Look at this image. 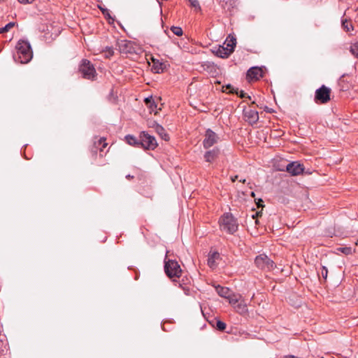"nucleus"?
<instances>
[{"label":"nucleus","instance_id":"2","mask_svg":"<svg viewBox=\"0 0 358 358\" xmlns=\"http://www.w3.org/2000/svg\"><path fill=\"white\" fill-rule=\"evenodd\" d=\"M236 45V38L229 36L223 45L214 47L213 52L220 58H227L234 51Z\"/></svg>","mask_w":358,"mask_h":358},{"label":"nucleus","instance_id":"38","mask_svg":"<svg viewBox=\"0 0 358 358\" xmlns=\"http://www.w3.org/2000/svg\"><path fill=\"white\" fill-rule=\"evenodd\" d=\"M99 8L101 9V10L103 15H105V12H107V14L109 15V11L107 8H103L100 6Z\"/></svg>","mask_w":358,"mask_h":358},{"label":"nucleus","instance_id":"9","mask_svg":"<svg viewBox=\"0 0 358 358\" xmlns=\"http://www.w3.org/2000/svg\"><path fill=\"white\" fill-rule=\"evenodd\" d=\"M218 136L210 129L206 131L203 145L204 148L208 149L218 142Z\"/></svg>","mask_w":358,"mask_h":358},{"label":"nucleus","instance_id":"1","mask_svg":"<svg viewBox=\"0 0 358 358\" xmlns=\"http://www.w3.org/2000/svg\"><path fill=\"white\" fill-rule=\"evenodd\" d=\"M17 53L13 56L15 62L27 64L33 57V52L30 43L25 40H20L15 46Z\"/></svg>","mask_w":358,"mask_h":358},{"label":"nucleus","instance_id":"24","mask_svg":"<svg viewBox=\"0 0 358 358\" xmlns=\"http://www.w3.org/2000/svg\"><path fill=\"white\" fill-rule=\"evenodd\" d=\"M338 250L346 255L355 252V249L352 250L350 247H342L338 248Z\"/></svg>","mask_w":358,"mask_h":358},{"label":"nucleus","instance_id":"11","mask_svg":"<svg viewBox=\"0 0 358 358\" xmlns=\"http://www.w3.org/2000/svg\"><path fill=\"white\" fill-rule=\"evenodd\" d=\"M243 116L246 122L250 125L256 124L259 120V113L257 110L248 108L243 110Z\"/></svg>","mask_w":358,"mask_h":358},{"label":"nucleus","instance_id":"4","mask_svg":"<svg viewBox=\"0 0 358 358\" xmlns=\"http://www.w3.org/2000/svg\"><path fill=\"white\" fill-rule=\"evenodd\" d=\"M164 271L166 274L170 278H179L181 275L182 270L178 262L175 260L164 261Z\"/></svg>","mask_w":358,"mask_h":358},{"label":"nucleus","instance_id":"28","mask_svg":"<svg viewBox=\"0 0 358 358\" xmlns=\"http://www.w3.org/2000/svg\"><path fill=\"white\" fill-rule=\"evenodd\" d=\"M190 6L196 10H201V6L198 0H187Z\"/></svg>","mask_w":358,"mask_h":358},{"label":"nucleus","instance_id":"19","mask_svg":"<svg viewBox=\"0 0 358 358\" xmlns=\"http://www.w3.org/2000/svg\"><path fill=\"white\" fill-rule=\"evenodd\" d=\"M220 257V254L217 252H213L209 255L208 258V264L210 268H215L216 266V260Z\"/></svg>","mask_w":358,"mask_h":358},{"label":"nucleus","instance_id":"37","mask_svg":"<svg viewBox=\"0 0 358 358\" xmlns=\"http://www.w3.org/2000/svg\"><path fill=\"white\" fill-rule=\"evenodd\" d=\"M99 8L101 9V10L103 15H105V12H107V14L109 15V11L107 8H103L100 6Z\"/></svg>","mask_w":358,"mask_h":358},{"label":"nucleus","instance_id":"17","mask_svg":"<svg viewBox=\"0 0 358 358\" xmlns=\"http://www.w3.org/2000/svg\"><path fill=\"white\" fill-rule=\"evenodd\" d=\"M234 217L231 213H225L220 219L218 224H232Z\"/></svg>","mask_w":358,"mask_h":358},{"label":"nucleus","instance_id":"32","mask_svg":"<svg viewBox=\"0 0 358 358\" xmlns=\"http://www.w3.org/2000/svg\"><path fill=\"white\" fill-rule=\"evenodd\" d=\"M104 52H105V56L107 58L110 57L114 54L113 49L112 48H110V47H106Z\"/></svg>","mask_w":358,"mask_h":358},{"label":"nucleus","instance_id":"46","mask_svg":"<svg viewBox=\"0 0 358 358\" xmlns=\"http://www.w3.org/2000/svg\"><path fill=\"white\" fill-rule=\"evenodd\" d=\"M255 224H259L258 220H255Z\"/></svg>","mask_w":358,"mask_h":358},{"label":"nucleus","instance_id":"42","mask_svg":"<svg viewBox=\"0 0 358 358\" xmlns=\"http://www.w3.org/2000/svg\"><path fill=\"white\" fill-rule=\"evenodd\" d=\"M134 178V176H131L130 174H128V175H127V176H126V178H127V179H129H129H131V178Z\"/></svg>","mask_w":358,"mask_h":358},{"label":"nucleus","instance_id":"36","mask_svg":"<svg viewBox=\"0 0 358 358\" xmlns=\"http://www.w3.org/2000/svg\"><path fill=\"white\" fill-rule=\"evenodd\" d=\"M262 203H263L262 199H259L258 201L257 202V205L258 208L263 207L264 206Z\"/></svg>","mask_w":358,"mask_h":358},{"label":"nucleus","instance_id":"23","mask_svg":"<svg viewBox=\"0 0 358 358\" xmlns=\"http://www.w3.org/2000/svg\"><path fill=\"white\" fill-rule=\"evenodd\" d=\"M125 140L128 144L136 148H140L139 139H137L135 136L132 135H127L125 136Z\"/></svg>","mask_w":358,"mask_h":358},{"label":"nucleus","instance_id":"16","mask_svg":"<svg viewBox=\"0 0 358 358\" xmlns=\"http://www.w3.org/2000/svg\"><path fill=\"white\" fill-rule=\"evenodd\" d=\"M155 128L157 133L161 136V138L164 141H169V136L166 132L164 128L159 125L157 123H155Z\"/></svg>","mask_w":358,"mask_h":358},{"label":"nucleus","instance_id":"10","mask_svg":"<svg viewBox=\"0 0 358 358\" xmlns=\"http://www.w3.org/2000/svg\"><path fill=\"white\" fill-rule=\"evenodd\" d=\"M264 76V72L262 68L253 66L250 68L246 74V78L249 82L256 81Z\"/></svg>","mask_w":358,"mask_h":358},{"label":"nucleus","instance_id":"6","mask_svg":"<svg viewBox=\"0 0 358 358\" xmlns=\"http://www.w3.org/2000/svg\"><path fill=\"white\" fill-rule=\"evenodd\" d=\"M255 262L256 266L262 270L271 271L275 267L273 261L264 254L257 256Z\"/></svg>","mask_w":358,"mask_h":358},{"label":"nucleus","instance_id":"45","mask_svg":"<svg viewBox=\"0 0 358 358\" xmlns=\"http://www.w3.org/2000/svg\"><path fill=\"white\" fill-rule=\"evenodd\" d=\"M105 15V16H108V17H110V15H108V14H107V12H105V15Z\"/></svg>","mask_w":358,"mask_h":358},{"label":"nucleus","instance_id":"20","mask_svg":"<svg viewBox=\"0 0 358 358\" xmlns=\"http://www.w3.org/2000/svg\"><path fill=\"white\" fill-rule=\"evenodd\" d=\"M229 301L230 305L233 307L236 303H238L241 300H242V297L238 294L231 293L229 294V296L227 298Z\"/></svg>","mask_w":358,"mask_h":358},{"label":"nucleus","instance_id":"34","mask_svg":"<svg viewBox=\"0 0 358 358\" xmlns=\"http://www.w3.org/2000/svg\"><path fill=\"white\" fill-rule=\"evenodd\" d=\"M19 1V3H22V4H27V3H33L35 0H17Z\"/></svg>","mask_w":358,"mask_h":358},{"label":"nucleus","instance_id":"12","mask_svg":"<svg viewBox=\"0 0 358 358\" xmlns=\"http://www.w3.org/2000/svg\"><path fill=\"white\" fill-rule=\"evenodd\" d=\"M152 71L155 73H162L164 72L166 65L157 59L152 57Z\"/></svg>","mask_w":358,"mask_h":358},{"label":"nucleus","instance_id":"21","mask_svg":"<svg viewBox=\"0 0 358 358\" xmlns=\"http://www.w3.org/2000/svg\"><path fill=\"white\" fill-rule=\"evenodd\" d=\"M215 290L219 296L227 299L229 296L231 291L227 287H224L220 285L215 286Z\"/></svg>","mask_w":358,"mask_h":358},{"label":"nucleus","instance_id":"13","mask_svg":"<svg viewBox=\"0 0 358 358\" xmlns=\"http://www.w3.org/2000/svg\"><path fill=\"white\" fill-rule=\"evenodd\" d=\"M220 153V149L214 148L213 150L206 152L204 154V159L207 162H213L218 157Z\"/></svg>","mask_w":358,"mask_h":358},{"label":"nucleus","instance_id":"43","mask_svg":"<svg viewBox=\"0 0 358 358\" xmlns=\"http://www.w3.org/2000/svg\"><path fill=\"white\" fill-rule=\"evenodd\" d=\"M240 182L244 183V182H245V179H241Z\"/></svg>","mask_w":358,"mask_h":358},{"label":"nucleus","instance_id":"7","mask_svg":"<svg viewBox=\"0 0 358 358\" xmlns=\"http://www.w3.org/2000/svg\"><path fill=\"white\" fill-rule=\"evenodd\" d=\"M330 100V89L322 85L315 91V101L320 103H326Z\"/></svg>","mask_w":358,"mask_h":358},{"label":"nucleus","instance_id":"31","mask_svg":"<svg viewBox=\"0 0 358 358\" xmlns=\"http://www.w3.org/2000/svg\"><path fill=\"white\" fill-rule=\"evenodd\" d=\"M216 328L220 331H224L226 329V324L221 320H217L216 322Z\"/></svg>","mask_w":358,"mask_h":358},{"label":"nucleus","instance_id":"14","mask_svg":"<svg viewBox=\"0 0 358 358\" xmlns=\"http://www.w3.org/2000/svg\"><path fill=\"white\" fill-rule=\"evenodd\" d=\"M233 308L238 313L243 315H246L248 312L247 304L244 300H241Z\"/></svg>","mask_w":358,"mask_h":358},{"label":"nucleus","instance_id":"15","mask_svg":"<svg viewBox=\"0 0 358 358\" xmlns=\"http://www.w3.org/2000/svg\"><path fill=\"white\" fill-rule=\"evenodd\" d=\"M341 26L343 29L350 34H352L351 32L354 31V27L352 21L345 18L344 16L341 19Z\"/></svg>","mask_w":358,"mask_h":358},{"label":"nucleus","instance_id":"35","mask_svg":"<svg viewBox=\"0 0 358 358\" xmlns=\"http://www.w3.org/2000/svg\"><path fill=\"white\" fill-rule=\"evenodd\" d=\"M99 143H100V144L103 143V145H102L103 148H106L107 145V143H106V139L104 138H100Z\"/></svg>","mask_w":358,"mask_h":358},{"label":"nucleus","instance_id":"41","mask_svg":"<svg viewBox=\"0 0 358 358\" xmlns=\"http://www.w3.org/2000/svg\"><path fill=\"white\" fill-rule=\"evenodd\" d=\"M260 214H261V213H260V212H257V213H255V215H252V217L253 218H255V216H257H257H259V215H260Z\"/></svg>","mask_w":358,"mask_h":358},{"label":"nucleus","instance_id":"5","mask_svg":"<svg viewBox=\"0 0 358 358\" xmlns=\"http://www.w3.org/2000/svg\"><path fill=\"white\" fill-rule=\"evenodd\" d=\"M139 143L140 148L145 150H154L157 146L155 138L145 131L140 134Z\"/></svg>","mask_w":358,"mask_h":358},{"label":"nucleus","instance_id":"39","mask_svg":"<svg viewBox=\"0 0 358 358\" xmlns=\"http://www.w3.org/2000/svg\"><path fill=\"white\" fill-rule=\"evenodd\" d=\"M225 87H226V89H227V90H230V92H231V91H234H234H236V90H234V89L232 87V86H231V85H229H229H227L225 86Z\"/></svg>","mask_w":358,"mask_h":358},{"label":"nucleus","instance_id":"25","mask_svg":"<svg viewBox=\"0 0 358 358\" xmlns=\"http://www.w3.org/2000/svg\"><path fill=\"white\" fill-rule=\"evenodd\" d=\"M129 45H131V43L129 41H123L121 42L120 49L124 52H130V50L127 49Z\"/></svg>","mask_w":358,"mask_h":358},{"label":"nucleus","instance_id":"29","mask_svg":"<svg viewBox=\"0 0 358 358\" xmlns=\"http://www.w3.org/2000/svg\"><path fill=\"white\" fill-rule=\"evenodd\" d=\"M171 30L172 31V32L178 36H182V29L179 27H174L173 26L171 28Z\"/></svg>","mask_w":358,"mask_h":358},{"label":"nucleus","instance_id":"26","mask_svg":"<svg viewBox=\"0 0 358 358\" xmlns=\"http://www.w3.org/2000/svg\"><path fill=\"white\" fill-rule=\"evenodd\" d=\"M350 51L354 56L358 58V42L350 46Z\"/></svg>","mask_w":358,"mask_h":358},{"label":"nucleus","instance_id":"8","mask_svg":"<svg viewBox=\"0 0 358 358\" xmlns=\"http://www.w3.org/2000/svg\"><path fill=\"white\" fill-rule=\"evenodd\" d=\"M280 171H287L292 176H298L303 173L304 170L303 165L298 162L288 163L285 168H279Z\"/></svg>","mask_w":358,"mask_h":358},{"label":"nucleus","instance_id":"33","mask_svg":"<svg viewBox=\"0 0 358 358\" xmlns=\"http://www.w3.org/2000/svg\"><path fill=\"white\" fill-rule=\"evenodd\" d=\"M327 274H328L327 268L325 266H322V271H321V275L324 279H327Z\"/></svg>","mask_w":358,"mask_h":358},{"label":"nucleus","instance_id":"40","mask_svg":"<svg viewBox=\"0 0 358 358\" xmlns=\"http://www.w3.org/2000/svg\"><path fill=\"white\" fill-rule=\"evenodd\" d=\"M238 176H234V177H231V181L235 182L236 180L238 179Z\"/></svg>","mask_w":358,"mask_h":358},{"label":"nucleus","instance_id":"44","mask_svg":"<svg viewBox=\"0 0 358 358\" xmlns=\"http://www.w3.org/2000/svg\"><path fill=\"white\" fill-rule=\"evenodd\" d=\"M251 196H253V197H255V192H252L251 193Z\"/></svg>","mask_w":358,"mask_h":358},{"label":"nucleus","instance_id":"18","mask_svg":"<svg viewBox=\"0 0 358 358\" xmlns=\"http://www.w3.org/2000/svg\"><path fill=\"white\" fill-rule=\"evenodd\" d=\"M144 101L151 113H155V114L157 113V105L152 96L145 98Z\"/></svg>","mask_w":358,"mask_h":358},{"label":"nucleus","instance_id":"27","mask_svg":"<svg viewBox=\"0 0 358 358\" xmlns=\"http://www.w3.org/2000/svg\"><path fill=\"white\" fill-rule=\"evenodd\" d=\"M14 25V22L8 23L3 27L0 28V34L8 31Z\"/></svg>","mask_w":358,"mask_h":358},{"label":"nucleus","instance_id":"22","mask_svg":"<svg viewBox=\"0 0 358 358\" xmlns=\"http://www.w3.org/2000/svg\"><path fill=\"white\" fill-rule=\"evenodd\" d=\"M220 230L223 233L233 234L238 230V225H220Z\"/></svg>","mask_w":358,"mask_h":358},{"label":"nucleus","instance_id":"3","mask_svg":"<svg viewBox=\"0 0 358 358\" xmlns=\"http://www.w3.org/2000/svg\"><path fill=\"white\" fill-rule=\"evenodd\" d=\"M79 71L83 78L87 80H94L96 77V72L94 65L87 59H82L79 65Z\"/></svg>","mask_w":358,"mask_h":358},{"label":"nucleus","instance_id":"30","mask_svg":"<svg viewBox=\"0 0 358 358\" xmlns=\"http://www.w3.org/2000/svg\"><path fill=\"white\" fill-rule=\"evenodd\" d=\"M231 93H236L241 98L247 97L248 99H251V97L250 96H247L246 93L244 91H243V90L238 91V89H236V91H234V92L231 91Z\"/></svg>","mask_w":358,"mask_h":358},{"label":"nucleus","instance_id":"47","mask_svg":"<svg viewBox=\"0 0 358 358\" xmlns=\"http://www.w3.org/2000/svg\"><path fill=\"white\" fill-rule=\"evenodd\" d=\"M357 242H358V240H357Z\"/></svg>","mask_w":358,"mask_h":358}]
</instances>
